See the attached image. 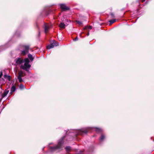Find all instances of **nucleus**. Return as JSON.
<instances>
[{
    "label": "nucleus",
    "instance_id": "1",
    "mask_svg": "<svg viewBox=\"0 0 154 154\" xmlns=\"http://www.w3.org/2000/svg\"><path fill=\"white\" fill-rule=\"evenodd\" d=\"M16 65L21 64L20 68L26 70L29 68L31 65L29 64V60L28 58H26L24 60L20 58H18L15 60Z\"/></svg>",
    "mask_w": 154,
    "mask_h": 154
},
{
    "label": "nucleus",
    "instance_id": "14",
    "mask_svg": "<svg viewBox=\"0 0 154 154\" xmlns=\"http://www.w3.org/2000/svg\"><path fill=\"white\" fill-rule=\"evenodd\" d=\"M116 21V19H113L111 20H110L109 21V22H110V23L112 24L114 22H115Z\"/></svg>",
    "mask_w": 154,
    "mask_h": 154
},
{
    "label": "nucleus",
    "instance_id": "8",
    "mask_svg": "<svg viewBox=\"0 0 154 154\" xmlns=\"http://www.w3.org/2000/svg\"><path fill=\"white\" fill-rule=\"evenodd\" d=\"M65 26L66 25L63 23H61L60 24L59 27L61 28H64Z\"/></svg>",
    "mask_w": 154,
    "mask_h": 154
},
{
    "label": "nucleus",
    "instance_id": "15",
    "mask_svg": "<svg viewBox=\"0 0 154 154\" xmlns=\"http://www.w3.org/2000/svg\"><path fill=\"white\" fill-rule=\"evenodd\" d=\"M76 22L79 25H81L82 24V22L79 21V20H76Z\"/></svg>",
    "mask_w": 154,
    "mask_h": 154
},
{
    "label": "nucleus",
    "instance_id": "20",
    "mask_svg": "<svg viewBox=\"0 0 154 154\" xmlns=\"http://www.w3.org/2000/svg\"><path fill=\"white\" fill-rule=\"evenodd\" d=\"M24 87V86L22 85H20L19 86V88L20 89H23Z\"/></svg>",
    "mask_w": 154,
    "mask_h": 154
},
{
    "label": "nucleus",
    "instance_id": "17",
    "mask_svg": "<svg viewBox=\"0 0 154 154\" xmlns=\"http://www.w3.org/2000/svg\"><path fill=\"white\" fill-rule=\"evenodd\" d=\"M95 130L97 132H100L101 131V130L100 128H95Z\"/></svg>",
    "mask_w": 154,
    "mask_h": 154
},
{
    "label": "nucleus",
    "instance_id": "16",
    "mask_svg": "<svg viewBox=\"0 0 154 154\" xmlns=\"http://www.w3.org/2000/svg\"><path fill=\"white\" fill-rule=\"evenodd\" d=\"M20 75H21V77L23 76V73L22 71H20L19 72L18 76H19Z\"/></svg>",
    "mask_w": 154,
    "mask_h": 154
},
{
    "label": "nucleus",
    "instance_id": "10",
    "mask_svg": "<svg viewBox=\"0 0 154 154\" xmlns=\"http://www.w3.org/2000/svg\"><path fill=\"white\" fill-rule=\"evenodd\" d=\"M16 90V88L15 86H13L11 88V93L13 92H14Z\"/></svg>",
    "mask_w": 154,
    "mask_h": 154
},
{
    "label": "nucleus",
    "instance_id": "6",
    "mask_svg": "<svg viewBox=\"0 0 154 154\" xmlns=\"http://www.w3.org/2000/svg\"><path fill=\"white\" fill-rule=\"evenodd\" d=\"M61 8L63 11L68 10L69 9V8L67 7L64 4H61L60 5Z\"/></svg>",
    "mask_w": 154,
    "mask_h": 154
},
{
    "label": "nucleus",
    "instance_id": "5",
    "mask_svg": "<svg viewBox=\"0 0 154 154\" xmlns=\"http://www.w3.org/2000/svg\"><path fill=\"white\" fill-rule=\"evenodd\" d=\"M24 48L25 50L22 52V54L24 55L26 54L28 52L29 46L28 45L25 46Z\"/></svg>",
    "mask_w": 154,
    "mask_h": 154
},
{
    "label": "nucleus",
    "instance_id": "23",
    "mask_svg": "<svg viewBox=\"0 0 154 154\" xmlns=\"http://www.w3.org/2000/svg\"><path fill=\"white\" fill-rule=\"evenodd\" d=\"M2 73L1 72V74L0 75V78L2 76Z\"/></svg>",
    "mask_w": 154,
    "mask_h": 154
},
{
    "label": "nucleus",
    "instance_id": "7",
    "mask_svg": "<svg viewBox=\"0 0 154 154\" xmlns=\"http://www.w3.org/2000/svg\"><path fill=\"white\" fill-rule=\"evenodd\" d=\"M9 91V90H8L7 89L5 90L3 93L2 94V97L4 98L8 94V93Z\"/></svg>",
    "mask_w": 154,
    "mask_h": 154
},
{
    "label": "nucleus",
    "instance_id": "2",
    "mask_svg": "<svg viewBox=\"0 0 154 154\" xmlns=\"http://www.w3.org/2000/svg\"><path fill=\"white\" fill-rule=\"evenodd\" d=\"M43 27L44 29V32L45 33H46L48 31L51 26V25L49 24L44 23Z\"/></svg>",
    "mask_w": 154,
    "mask_h": 154
},
{
    "label": "nucleus",
    "instance_id": "22",
    "mask_svg": "<svg viewBox=\"0 0 154 154\" xmlns=\"http://www.w3.org/2000/svg\"><path fill=\"white\" fill-rule=\"evenodd\" d=\"M78 37H76L75 39H74V41H76V40H78Z\"/></svg>",
    "mask_w": 154,
    "mask_h": 154
},
{
    "label": "nucleus",
    "instance_id": "3",
    "mask_svg": "<svg viewBox=\"0 0 154 154\" xmlns=\"http://www.w3.org/2000/svg\"><path fill=\"white\" fill-rule=\"evenodd\" d=\"M58 45V43L55 41H53V43H51L50 45L47 47L48 49H50L54 48V46H57Z\"/></svg>",
    "mask_w": 154,
    "mask_h": 154
},
{
    "label": "nucleus",
    "instance_id": "4",
    "mask_svg": "<svg viewBox=\"0 0 154 154\" xmlns=\"http://www.w3.org/2000/svg\"><path fill=\"white\" fill-rule=\"evenodd\" d=\"M63 139H62L60 140H59L58 143V145L57 146H56L53 147L52 148L53 149H59L60 148L61 146L62 143H63Z\"/></svg>",
    "mask_w": 154,
    "mask_h": 154
},
{
    "label": "nucleus",
    "instance_id": "21",
    "mask_svg": "<svg viewBox=\"0 0 154 154\" xmlns=\"http://www.w3.org/2000/svg\"><path fill=\"white\" fill-rule=\"evenodd\" d=\"M111 15L112 16V17H114V15L113 14V13H111Z\"/></svg>",
    "mask_w": 154,
    "mask_h": 154
},
{
    "label": "nucleus",
    "instance_id": "12",
    "mask_svg": "<svg viewBox=\"0 0 154 154\" xmlns=\"http://www.w3.org/2000/svg\"><path fill=\"white\" fill-rule=\"evenodd\" d=\"M104 138V136L103 135H102L100 138V141H102Z\"/></svg>",
    "mask_w": 154,
    "mask_h": 154
},
{
    "label": "nucleus",
    "instance_id": "11",
    "mask_svg": "<svg viewBox=\"0 0 154 154\" xmlns=\"http://www.w3.org/2000/svg\"><path fill=\"white\" fill-rule=\"evenodd\" d=\"M28 57L30 59L31 61H32L33 60L32 55L31 54H29L28 55Z\"/></svg>",
    "mask_w": 154,
    "mask_h": 154
},
{
    "label": "nucleus",
    "instance_id": "24",
    "mask_svg": "<svg viewBox=\"0 0 154 154\" xmlns=\"http://www.w3.org/2000/svg\"><path fill=\"white\" fill-rule=\"evenodd\" d=\"M87 131H85L84 132V133H87Z\"/></svg>",
    "mask_w": 154,
    "mask_h": 154
},
{
    "label": "nucleus",
    "instance_id": "9",
    "mask_svg": "<svg viewBox=\"0 0 154 154\" xmlns=\"http://www.w3.org/2000/svg\"><path fill=\"white\" fill-rule=\"evenodd\" d=\"M4 77L5 78L8 80V81H10V76L6 75H4Z\"/></svg>",
    "mask_w": 154,
    "mask_h": 154
},
{
    "label": "nucleus",
    "instance_id": "19",
    "mask_svg": "<svg viewBox=\"0 0 154 154\" xmlns=\"http://www.w3.org/2000/svg\"><path fill=\"white\" fill-rule=\"evenodd\" d=\"M65 149L66 150L68 151L70 149V147L69 146H67L66 147Z\"/></svg>",
    "mask_w": 154,
    "mask_h": 154
},
{
    "label": "nucleus",
    "instance_id": "13",
    "mask_svg": "<svg viewBox=\"0 0 154 154\" xmlns=\"http://www.w3.org/2000/svg\"><path fill=\"white\" fill-rule=\"evenodd\" d=\"M18 79H19V81L20 82H21L22 81V79L21 78V75H20L19 76H18Z\"/></svg>",
    "mask_w": 154,
    "mask_h": 154
},
{
    "label": "nucleus",
    "instance_id": "18",
    "mask_svg": "<svg viewBox=\"0 0 154 154\" xmlns=\"http://www.w3.org/2000/svg\"><path fill=\"white\" fill-rule=\"evenodd\" d=\"M88 29H92V27H91V26H89L86 27L84 28V29H88Z\"/></svg>",
    "mask_w": 154,
    "mask_h": 154
}]
</instances>
